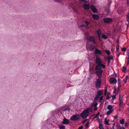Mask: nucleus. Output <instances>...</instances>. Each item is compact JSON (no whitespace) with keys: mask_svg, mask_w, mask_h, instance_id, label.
Instances as JSON below:
<instances>
[{"mask_svg":"<svg viewBox=\"0 0 129 129\" xmlns=\"http://www.w3.org/2000/svg\"><path fill=\"white\" fill-rule=\"evenodd\" d=\"M109 120L107 119V118H105L104 119V123L105 124L108 125H109L110 124L109 123Z\"/></svg>","mask_w":129,"mask_h":129,"instance_id":"a211bd4d","label":"nucleus"},{"mask_svg":"<svg viewBox=\"0 0 129 129\" xmlns=\"http://www.w3.org/2000/svg\"><path fill=\"white\" fill-rule=\"evenodd\" d=\"M104 22L106 24H109L111 23L112 21V18L108 17H105L103 18Z\"/></svg>","mask_w":129,"mask_h":129,"instance_id":"0eeeda50","label":"nucleus"},{"mask_svg":"<svg viewBox=\"0 0 129 129\" xmlns=\"http://www.w3.org/2000/svg\"><path fill=\"white\" fill-rule=\"evenodd\" d=\"M107 89H106L105 90V92H107Z\"/></svg>","mask_w":129,"mask_h":129,"instance_id":"680f3d73","label":"nucleus"},{"mask_svg":"<svg viewBox=\"0 0 129 129\" xmlns=\"http://www.w3.org/2000/svg\"><path fill=\"white\" fill-rule=\"evenodd\" d=\"M126 50V48L125 47H123L122 49V50L124 51H125Z\"/></svg>","mask_w":129,"mask_h":129,"instance_id":"a19ab883","label":"nucleus"},{"mask_svg":"<svg viewBox=\"0 0 129 129\" xmlns=\"http://www.w3.org/2000/svg\"><path fill=\"white\" fill-rule=\"evenodd\" d=\"M105 52L107 54V55L108 56H109V55L110 54V51L109 50H107Z\"/></svg>","mask_w":129,"mask_h":129,"instance_id":"c756f323","label":"nucleus"},{"mask_svg":"<svg viewBox=\"0 0 129 129\" xmlns=\"http://www.w3.org/2000/svg\"><path fill=\"white\" fill-rule=\"evenodd\" d=\"M94 111H95V110H97V107H94Z\"/></svg>","mask_w":129,"mask_h":129,"instance_id":"5fc2aeb1","label":"nucleus"},{"mask_svg":"<svg viewBox=\"0 0 129 129\" xmlns=\"http://www.w3.org/2000/svg\"><path fill=\"white\" fill-rule=\"evenodd\" d=\"M81 1L84 2L85 3H87L88 2V0H80Z\"/></svg>","mask_w":129,"mask_h":129,"instance_id":"2f4dec72","label":"nucleus"},{"mask_svg":"<svg viewBox=\"0 0 129 129\" xmlns=\"http://www.w3.org/2000/svg\"><path fill=\"white\" fill-rule=\"evenodd\" d=\"M100 67L101 68L102 67L103 68H105V65H100Z\"/></svg>","mask_w":129,"mask_h":129,"instance_id":"79ce46f5","label":"nucleus"},{"mask_svg":"<svg viewBox=\"0 0 129 129\" xmlns=\"http://www.w3.org/2000/svg\"><path fill=\"white\" fill-rule=\"evenodd\" d=\"M106 92H104V95H106Z\"/></svg>","mask_w":129,"mask_h":129,"instance_id":"e2e57ef3","label":"nucleus"},{"mask_svg":"<svg viewBox=\"0 0 129 129\" xmlns=\"http://www.w3.org/2000/svg\"><path fill=\"white\" fill-rule=\"evenodd\" d=\"M111 98V97L109 96L108 94L107 96L106 97V100L109 99Z\"/></svg>","mask_w":129,"mask_h":129,"instance_id":"58836bf2","label":"nucleus"},{"mask_svg":"<svg viewBox=\"0 0 129 129\" xmlns=\"http://www.w3.org/2000/svg\"><path fill=\"white\" fill-rule=\"evenodd\" d=\"M115 124L113 123L111 129H114Z\"/></svg>","mask_w":129,"mask_h":129,"instance_id":"de8ad7c7","label":"nucleus"},{"mask_svg":"<svg viewBox=\"0 0 129 129\" xmlns=\"http://www.w3.org/2000/svg\"><path fill=\"white\" fill-rule=\"evenodd\" d=\"M116 87H114V90L113 91V93L115 92H116Z\"/></svg>","mask_w":129,"mask_h":129,"instance_id":"864d4df0","label":"nucleus"},{"mask_svg":"<svg viewBox=\"0 0 129 129\" xmlns=\"http://www.w3.org/2000/svg\"><path fill=\"white\" fill-rule=\"evenodd\" d=\"M69 123V120L67 119L66 118H64L63 120L62 123L64 124H68Z\"/></svg>","mask_w":129,"mask_h":129,"instance_id":"ddd939ff","label":"nucleus"},{"mask_svg":"<svg viewBox=\"0 0 129 129\" xmlns=\"http://www.w3.org/2000/svg\"><path fill=\"white\" fill-rule=\"evenodd\" d=\"M113 58V57L112 56H108L107 58V60L108 61V63L109 64L110 62V60H112Z\"/></svg>","mask_w":129,"mask_h":129,"instance_id":"4468645a","label":"nucleus"},{"mask_svg":"<svg viewBox=\"0 0 129 129\" xmlns=\"http://www.w3.org/2000/svg\"><path fill=\"white\" fill-rule=\"evenodd\" d=\"M122 97L121 96H119V105L120 106L123 103Z\"/></svg>","mask_w":129,"mask_h":129,"instance_id":"f3484780","label":"nucleus"},{"mask_svg":"<svg viewBox=\"0 0 129 129\" xmlns=\"http://www.w3.org/2000/svg\"><path fill=\"white\" fill-rule=\"evenodd\" d=\"M100 114V113L98 112L95 115V116L93 118V119H95L98 118L99 116V115Z\"/></svg>","mask_w":129,"mask_h":129,"instance_id":"c85d7f7f","label":"nucleus"},{"mask_svg":"<svg viewBox=\"0 0 129 129\" xmlns=\"http://www.w3.org/2000/svg\"><path fill=\"white\" fill-rule=\"evenodd\" d=\"M85 23L87 25H89V23L87 21H86L85 22Z\"/></svg>","mask_w":129,"mask_h":129,"instance_id":"49530a36","label":"nucleus"},{"mask_svg":"<svg viewBox=\"0 0 129 129\" xmlns=\"http://www.w3.org/2000/svg\"><path fill=\"white\" fill-rule=\"evenodd\" d=\"M118 83H121V80L119 78H118Z\"/></svg>","mask_w":129,"mask_h":129,"instance_id":"a18cd8bd","label":"nucleus"},{"mask_svg":"<svg viewBox=\"0 0 129 129\" xmlns=\"http://www.w3.org/2000/svg\"><path fill=\"white\" fill-rule=\"evenodd\" d=\"M98 104L97 103H95L93 106V107H95Z\"/></svg>","mask_w":129,"mask_h":129,"instance_id":"c03bdc74","label":"nucleus"},{"mask_svg":"<svg viewBox=\"0 0 129 129\" xmlns=\"http://www.w3.org/2000/svg\"><path fill=\"white\" fill-rule=\"evenodd\" d=\"M103 92V91L102 90H101L97 92L96 96L94 98L95 101H96L99 98L100 99V101L102 100L103 97V96L102 95Z\"/></svg>","mask_w":129,"mask_h":129,"instance_id":"f257e3e1","label":"nucleus"},{"mask_svg":"<svg viewBox=\"0 0 129 129\" xmlns=\"http://www.w3.org/2000/svg\"><path fill=\"white\" fill-rule=\"evenodd\" d=\"M119 46H117V52L119 53Z\"/></svg>","mask_w":129,"mask_h":129,"instance_id":"72a5a7b5","label":"nucleus"},{"mask_svg":"<svg viewBox=\"0 0 129 129\" xmlns=\"http://www.w3.org/2000/svg\"><path fill=\"white\" fill-rule=\"evenodd\" d=\"M90 5L88 4H84L83 6L84 9L85 10H88L90 8Z\"/></svg>","mask_w":129,"mask_h":129,"instance_id":"9d476101","label":"nucleus"},{"mask_svg":"<svg viewBox=\"0 0 129 129\" xmlns=\"http://www.w3.org/2000/svg\"><path fill=\"white\" fill-rule=\"evenodd\" d=\"M73 10L74 12L76 13H77L78 12L77 9L76 8L73 7Z\"/></svg>","mask_w":129,"mask_h":129,"instance_id":"f704fd0d","label":"nucleus"},{"mask_svg":"<svg viewBox=\"0 0 129 129\" xmlns=\"http://www.w3.org/2000/svg\"><path fill=\"white\" fill-rule=\"evenodd\" d=\"M107 108L109 110H111L112 111L113 110L112 105H108V106Z\"/></svg>","mask_w":129,"mask_h":129,"instance_id":"412c9836","label":"nucleus"},{"mask_svg":"<svg viewBox=\"0 0 129 129\" xmlns=\"http://www.w3.org/2000/svg\"><path fill=\"white\" fill-rule=\"evenodd\" d=\"M103 62V61L101 60L100 57L99 56H97L96 58V62L97 64H102Z\"/></svg>","mask_w":129,"mask_h":129,"instance_id":"6e6552de","label":"nucleus"},{"mask_svg":"<svg viewBox=\"0 0 129 129\" xmlns=\"http://www.w3.org/2000/svg\"><path fill=\"white\" fill-rule=\"evenodd\" d=\"M112 111L111 110H109V111H107V115H109L112 112Z\"/></svg>","mask_w":129,"mask_h":129,"instance_id":"473e14b6","label":"nucleus"},{"mask_svg":"<svg viewBox=\"0 0 129 129\" xmlns=\"http://www.w3.org/2000/svg\"><path fill=\"white\" fill-rule=\"evenodd\" d=\"M92 17L94 20H98L99 18V16L95 14H93L92 15Z\"/></svg>","mask_w":129,"mask_h":129,"instance_id":"9b49d317","label":"nucleus"},{"mask_svg":"<svg viewBox=\"0 0 129 129\" xmlns=\"http://www.w3.org/2000/svg\"><path fill=\"white\" fill-rule=\"evenodd\" d=\"M127 5H129V0H127Z\"/></svg>","mask_w":129,"mask_h":129,"instance_id":"3c124183","label":"nucleus"},{"mask_svg":"<svg viewBox=\"0 0 129 129\" xmlns=\"http://www.w3.org/2000/svg\"><path fill=\"white\" fill-rule=\"evenodd\" d=\"M89 122H88L87 123H86L85 125V127L86 128L89 125Z\"/></svg>","mask_w":129,"mask_h":129,"instance_id":"c9c22d12","label":"nucleus"},{"mask_svg":"<svg viewBox=\"0 0 129 129\" xmlns=\"http://www.w3.org/2000/svg\"><path fill=\"white\" fill-rule=\"evenodd\" d=\"M55 1L59 3L61 2V0H54Z\"/></svg>","mask_w":129,"mask_h":129,"instance_id":"4c0bfd02","label":"nucleus"},{"mask_svg":"<svg viewBox=\"0 0 129 129\" xmlns=\"http://www.w3.org/2000/svg\"><path fill=\"white\" fill-rule=\"evenodd\" d=\"M90 8L92 11L94 13H96L97 12V10L96 8L93 5H91L90 7Z\"/></svg>","mask_w":129,"mask_h":129,"instance_id":"f8f14e48","label":"nucleus"},{"mask_svg":"<svg viewBox=\"0 0 129 129\" xmlns=\"http://www.w3.org/2000/svg\"><path fill=\"white\" fill-rule=\"evenodd\" d=\"M117 46H119V42H117Z\"/></svg>","mask_w":129,"mask_h":129,"instance_id":"bf43d9fd","label":"nucleus"},{"mask_svg":"<svg viewBox=\"0 0 129 129\" xmlns=\"http://www.w3.org/2000/svg\"><path fill=\"white\" fill-rule=\"evenodd\" d=\"M87 119H86L84 120L83 121H82V123H84L86 120H87Z\"/></svg>","mask_w":129,"mask_h":129,"instance_id":"6e6d98bb","label":"nucleus"},{"mask_svg":"<svg viewBox=\"0 0 129 129\" xmlns=\"http://www.w3.org/2000/svg\"><path fill=\"white\" fill-rule=\"evenodd\" d=\"M98 120V121H100V119H99V118H98V119H97Z\"/></svg>","mask_w":129,"mask_h":129,"instance_id":"69168bd1","label":"nucleus"},{"mask_svg":"<svg viewBox=\"0 0 129 129\" xmlns=\"http://www.w3.org/2000/svg\"><path fill=\"white\" fill-rule=\"evenodd\" d=\"M116 95H113L112 96V100H114L116 99Z\"/></svg>","mask_w":129,"mask_h":129,"instance_id":"e433bc0d","label":"nucleus"},{"mask_svg":"<svg viewBox=\"0 0 129 129\" xmlns=\"http://www.w3.org/2000/svg\"><path fill=\"white\" fill-rule=\"evenodd\" d=\"M80 116L78 114L73 115L70 118V119L73 121H76L79 119Z\"/></svg>","mask_w":129,"mask_h":129,"instance_id":"423d86ee","label":"nucleus"},{"mask_svg":"<svg viewBox=\"0 0 129 129\" xmlns=\"http://www.w3.org/2000/svg\"><path fill=\"white\" fill-rule=\"evenodd\" d=\"M127 55L128 56L127 58V64H129V52H127Z\"/></svg>","mask_w":129,"mask_h":129,"instance_id":"aec40b11","label":"nucleus"},{"mask_svg":"<svg viewBox=\"0 0 129 129\" xmlns=\"http://www.w3.org/2000/svg\"><path fill=\"white\" fill-rule=\"evenodd\" d=\"M87 111V112L89 113V111L91 112H92V109L90 108H88L86 109Z\"/></svg>","mask_w":129,"mask_h":129,"instance_id":"bb28decb","label":"nucleus"},{"mask_svg":"<svg viewBox=\"0 0 129 129\" xmlns=\"http://www.w3.org/2000/svg\"><path fill=\"white\" fill-rule=\"evenodd\" d=\"M95 53L96 54H101L102 53L101 51L99 50L97 48L95 49Z\"/></svg>","mask_w":129,"mask_h":129,"instance_id":"6ab92c4d","label":"nucleus"},{"mask_svg":"<svg viewBox=\"0 0 129 129\" xmlns=\"http://www.w3.org/2000/svg\"><path fill=\"white\" fill-rule=\"evenodd\" d=\"M59 129H65V127L64 125H59Z\"/></svg>","mask_w":129,"mask_h":129,"instance_id":"cd10ccee","label":"nucleus"},{"mask_svg":"<svg viewBox=\"0 0 129 129\" xmlns=\"http://www.w3.org/2000/svg\"><path fill=\"white\" fill-rule=\"evenodd\" d=\"M79 26L81 27V28H83V27H86L85 25H81Z\"/></svg>","mask_w":129,"mask_h":129,"instance_id":"ea45409f","label":"nucleus"},{"mask_svg":"<svg viewBox=\"0 0 129 129\" xmlns=\"http://www.w3.org/2000/svg\"><path fill=\"white\" fill-rule=\"evenodd\" d=\"M70 110V109H69V108L67 107L64 109L63 110V111H66L68 112H69Z\"/></svg>","mask_w":129,"mask_h":129,"instance_id":"393cba45","label":"nucleus"},{"mask_svg":"<svg viewBox=\"0 0 129 129\" xmlns=\"http://www.w3.org/2000/svg\"><path fill=\"white\" fill-rule=\"evenodd\" d=\"M99 127L100 129H104V127L102 124L100 123L99 125Z\"/></svg>","mask_w":129,"mask_h":129,"instance_id":"5701e85b","label":"nucleus"},{"mask_svg":"<svg viewBox=\"0 0 129 129\" xmlns=\"http://www.w3.org/2000/svg\"><path fill=\"white\" fill-rule=\"evenodd\" d=\"M124 11V8L123 7L119 8L117 11L118 13H120Z\"/></svg>","mask_w":129,"mask_h":129,"instance_id":"2eb2a0df","label":"nucleus"},{"mask_svg":"<svg viewBox=\"0 0 129 129\" xmlns=\"http://www.w3.org/2000/svg\"><path fill=\"white\" fill-rule=\"evenodd\" d=\"M120 87L118 86L117 89H118V90H119Z\"/></svg>","mask_w":129,"mask_h":129,"instance_id":"13d9d810","label":"nucleus"},{"mask_svg":"<svg viewBox=\"0 0 129 129\" xmlns=\"http://www.w3.org/2000/svg\"><path fill=\"white\" fill-rule=\"evenodd\" d=\"M100 116L101 117H102V114H101L100 115Z\"/></svg>","mask_w":129,"mask_h":129,"instance_id":"0e129e2a","label":"nucleus"},{"mask_svg":"<svg viewBox=\"0 0 129 129\" xmlns=\"http://www.w3.org/2000/svg\"><path fill=\"white\" fill-rule=\"evenodd\" d=\"M101 84V79L99 78L96 79L95 81V86L96 88L98 89L100 88Z\"/></svg>","mask_w":129,"mask_h":129,"instance_id":"39448f33","label":"nucleus"},{"mask_svg":"<svg viewBox=\"0 0 129 129\" xmlns=\"http://www.w3.org/2000/svg\"><path fill=\"white\" fill-rule=\"evenodd\" d=\"M124 119H122L119 121L120 123L121 124H124Z\"/></svg>","mask_w":129,"mask_h":129,"instance_id":"a878e982","label":"nucleus"},{"mask_svg":"<svg viewBox=\"0 0 129 129\" xmlns=\"http://www.w3.org/2000/svg\"><path fill=\"white\" fill-rule=\"evenodd\" d=\"M85 38L86 39L90 42H92L94 44H95L96 43L95 41L94 37L92 36H90L88 33L85 34Z\"/></svg>","mask_w":129,"mask_h":129,"instance_id":"7ed1b4c3","label":"nucleus"},{"mask_svg":"<svg viewBox=\"0 0 129 129\" xmlns=\"http://www.w3.org/2000/svg\"><path fill=\"white\" fill-rule=\"evenodd\" d=\"M118 86L121 87V83H118Z\"/></svg>","mask_w":129,"mask_h":129,"instance_id":"8fccbe9b","label":"nucleus"},{"mask_svg":"<svg viewBox=\"0 0 129 129\" xmlns=\"http://www.w3.org/2000/svg\"><path fill=\"white\" fill-rule=\"evenodd\" d=\"M119 107H120V108H121L122 107V106H121H121H120L119 105Z\"/></svg>","mask_w":129,"mask_h":129,"instance_id":"774afa93","label":"nucleus"},{"mask_svg":"<svg viewBox=\"0 0 129 129\" xmlns=\"http://www.w3.org/2000/svg\"><path fill=\"white\" fill-rule=\"evenodd\" d=\"M95 70L96 73L98 76L100 78L102 76V68L100 67V65H96L95 67Z\"/></svg>","mask_w":129,"mask_h":129,"instance_id":"f03ea898","label":"nucleus"},{"mask_svg":"<svg viewBox=\"0 0 129 129\" xmlns=\"http://www.w3.org/2000/svg\"><path fill=\"white\" fill-rule=\"evenodd\" d=\"M119 129H125V128L123 127H121L120 126H119Z\"/></svg>","mask_w":129,"mask_h":129,"instance_id":"603ef678","label":"nucleus"},{"mask_svg":"<svg viewBox=\"0 0 129 129\" xmlns=\"http://www.w3.org/2000/svg\"><path fill=\"white\" fill-rule=\"evenodd\" d=\"M110 82L113 84H115L117 83V80L114 77H112L110 78Z\"/></svg>","mask_w":129,"mask_h":129,"instance_id":"1a4fd4ad","label":"nucleus"},{"mask_svg":"<svg viewBox=\"0 0 129 129\" xmlns=\"http://www.w3.org/2000/svg\"><path fill=\"white\" fill-rule=\"evenodd\" d=\"M96 33L98 35L99 38H100L101 35V31L100 29H99L97 31Z\"/></svg>","mask_w":129,"mask_h":129,"instance_id":"dca6fc26","label":"nucleus"},{"mask_svg":"<svg viewBox=\"0 0 129 129\" xmlns=\"http://www.w3.org/2000/svg\"><path fill=\"white\" fill-rule=\"evenodd\" d=\"M117 118V116H115L114 117V119H116Z\"/></svg>","mask_w":129,"mask_h":129,"instance_id":"4d7b16f0","label":"nucleus"},{"mask_svg":"<svg viewBox=\"0 0 129 129\" xmlns=\"http://www.w3.org/2000/svg\"><path fill=\"white\" fill-rule=\"evenodd\" d=\"M119 90H118V89H117V92H118L119 91Z\"/></svg>","mask_w":129,"mask_h":129,"instance_id":"338daca9","label":"nucleus"},{"mask_svg":"<svg viewBox=\"0 0 129 129\" xmlns=\"http://www.w3.org/2000/svg\"><path fill=\"white\" fill-rule=\"evenodd\" d=\"M123 69L122 70V71L124 73H126L127 72L126 68L125 67H122Z\"/></svg>","mask_w":129,"mask_h":129,"instance_id":"b1692460","label":"nucleus"},{"mask_svg":"<svg viewBox=\"0 0 129 129\" xmlns=\"http://www.w3.org/2000/svg\"><path fill=\"white\" fill-rule=\"evenodd\" d=\"M128 125V124L127 123H125V127H127Z\"/></svg>","mask_w":129,"mask_h":129,"instance_id":"37998d69","label":"nucleus"},{"mask_svg":"<svg viewBox=\"0 0 129 129\" xmlns=\"http://www.w3.org/2000/svg\"><path fill=\"white\" fill-rule=\"evenodd\" d=\"M95 48L96 47L94 46L93 45H91L90 47V50L91 49L92 50H93L95 49Z\"/></svg>","mask_w":129,"mask_h":129,"instance_id":"4be33fe9","label":"nucleus"},{"mask_svg":"<svg viewBox=\"0 0 129 129\" xmlns=\"http://www.w3.org/2000/svg\"><path fill=\"white\" fill-rule=\"evenodd\" d=\"M87 111L85 110L81 113V116L83 119H86L88 116L89 113Z\"/></svg>","mask_w":129,"mask_h":129,"instance_id":"20e7f679","label":"nucleus"},{"mask_svg":"<svg viewBox=\"0 0 129 129\" xmlns=\"http://www.w3.org/2000/svg\"><path fill=\"white\" fill-rule=\"evenodd\" d=\"M99 40L100 41H101L102 39L101 38V37H100V38H99Z\"/></svg>","mask_w":129,"mask_h":129,"instance_id":"052dcab7","label":"nucleus"},{"mask_svg":"<svg viewBox=\"0 0 129 129\" xmlns=\"http://www.w3.org/2000/svg\"><path fill=\"white\" fill-rule=\"evenodd\" d=\"M102 38L104 39H106L107 38V37L105 35H103L102 36Z\"/></svg>","mask_w":129,"mask_h":129,"instance_id":"7c9ffc66","label":"nucleus"},{"mask_svg":"<svg viewBox=\"0 0 129 129\" xmlns=\"http://www.w3.org/2000/svg\"><path fill=\"white\" fill-rule=\"evenodd\" d=\"M83 127V126L82 125H81L79 127L78 129H82Z\"/></svg>","mask_w":129,"mask_h":129,"instance_id":"09e8293b","label":"nucleus"}]
</instances>
